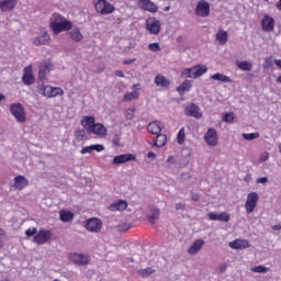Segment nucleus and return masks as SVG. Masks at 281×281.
<instances>
[{
	"label": "nucleus",
	"instance_id": "f257e3e1",
	"mask_svg": "<svg viewBox=\"0 0 281 281\" xmlns=\"http://www.w3.org/2000/svg\"><path fill=\"white\" fill-rule=\"evenodd\" d=\"M204 74H207V66L205 65H195L191 68H186L181 71L182 78H201Z\"/></svg>",
	"mask_w": 281,
	"mask_h": 281
},
{
	"label": "nucleus",
	"instance_id": "f03ea898",
	"mask_svg": "<svg viewBox=\"0 0 281 281\" xmlns=\"http://www.w3.org/2000/svg\"><path fill=\"white\" fill-rule=\"evenodd\" d=\"M92 4L94 5L95 12L98 14H113L115 12V5L111 4L106 0H93Z\"/></svg>",
	"mask_w": 281,
	"mask_h": 281
},
{
	"label": "nucleus",
	"instance_id": "7ed1b4c3",
	"mask_svg": "<svg viewBox=\"0 0 281 281\" xmlns=\"http://www.w3.org/2000/svg\"><path fill=\"white\" fill-rule=\"evenodd\" d=\"M11 115L19 122L23 124V122L27 121V113H25V108L21 103H13L10 105Z\"/></svg>",
	"mask_w": 281,
	"mask_h": 281
},
{
	"label": "nucleus",
	"instance_id": "20e7f679",
	"mask_svg": "<svg viewBox=\"0 0 281 281\" xmlns=\"http://www.w3.org/2000/svg\"><path fill=\"white\" fill-rule=\"evenodd\" d=\"M38 91L44 98H56L57 95H65V90H63L60 87L42 85L38 88Z\"/></svg>",
	"mask_w": 281,
	"mask_h": 281
},
{
	"label": "nucleus",
	"instance_id": "39448f33",
	"mask_svg": "<svg viewBox=\"0 0 281 281\" xmlns=\"http://www.w3.org/2000/svg\"><path fill=\"white\" fill-rule=\"evenodd\" d=\"M53 233L49 229H40L33 237V243L36 245H45L52 240Z\"/></svg>",
	"mask_w": 281,
	"mask_h": 281
},
{
	"label": "nucleus",
	"instance_id": "423d86ee",
	"mask_svg": "<svg viewBox=\"0 0 281 281\" xmlns=\"http://www.w3.org/2000/svg\"><path fill=\"white\" fill-rule=\"evenodd\" d=\"M258 201H260V195L256 192H250L247 195V200L245 203V210L247 214H251L254 210H256V205H258Z\"/></svg>",
	"mask_w": 281,
	"mask_h": 281
},
{
	"label": "nucleus",
	"instance_id": "0eeeda50",
	"mask_svg": "<svg viewBox=\"0 0 281 281\" xmlns=\"http://www.w3.org/2000/svg\"><path fill=\"white\" fill-rule=\"evenodd\" d=\"M85 227L88 229V232L99 234V232H102V220L98 217L89 218L86 221Z\"/></svg>",
	"mask_w": 281,
	"mask_h": 281
},
{
	"label": "nucleus",
	"instance_id": "6e6552de",
	"mask_svg": "<svg viewBox=\"0 0 281 281\" xmlns=\"http://www.w3.org/2000/svg\"><path fill=\"white\" fill-rule=\"evenodd\" d=\"M74 265H79L80 267H87L91 262V257L89 255H82L78 252H72L69 256Z\"/></svg>",
	"mask_w": 281,
	"mask_h": 281
},
{
	"label": "nucleus",
	"instance_id": "1a4fd4ad",
	"mask_svg": "<svg viewBox=\"0 0 281 281\" xmlns=\"http://www.w3.org/2000/svg\"><path fill=\"white\" fill-rule=\"evenodd\" d=\"M52 69H54V64L52 63V60L42 61L38 68L40 80H47V76L49 71H52Z\"/></svg>",
	"mask_w": 281,
	"mask_h": 281
},
{
	"label": "nucleus",
	"instance_id": "9d476101",
	"mask_svg": "<svg viewBox=\"0 0 281 281\" xmlns=\"http://www.w3.org/2000/svg\"><path fill=\"white\" fill-rule=\"evenodd\" d=\"M195 14L202 19L210 16V2L200 0L195 7Z\"/></svg>",
	"mask_w": 281,
	"mask_h": 281
},
{
	"label": "nucleus",
	"instance_id": "9b49d317",
	"mask_svg": "<svg viewBox=\"0 0 281 281\" xmlns=\"http://www.w3.org/2000/svg\"><path fill=\"white\" fill-rule=\"evenodd\" d=\"M184 114L187 115V117H195V120H201L203 117L201 108H199V105L194 103H191L186 106Z\"/></svg>",
	"mask_w": 281,
	"mask_h": 281
},
{
	"label": "nucleus",
	"instance_id": "f8f14e48",
	"mask_svg": "<svg viewBox=\"0 0 281 281\" xmlns=\"http://www.w3.org/2000/svg\"><path fill=\"white\" fill-rule=\"evenodd\" d=\"M74 27V24L69 20H64L63 22H59L57 24H54V26H50V30L53 31V34L57 35L60 34V32H69Z\"/></svg>",
	"mask_w": 281,
	"mask_h": 281
},
{
	"label": "nucleus",
	"instance_id": "ddd939ff",
	"mask_svg": "<svg viewBox=\"0 0 281 281\" xmlns=\"http://www.w3.org/2000/svg\"><path fill=\"white\" fill-rule=\"evenodd\" d=\"M138 8L145 12H150L151 14L159 12V7L150 0H138Z\"/></svg>",
	"mask_w": 281,
	"mask_h": 281
},
{
	"label": "nucleus",
	"instance_id": "4468645a",
	"mask_svg": "<svg viewBox=\"0 0 281 281\" xmlns=\"http://www.w3.org/2000/svg\"><path fill=\"white\" fill-rule=\"evenodd\" d=\"M146 30L149 34H159L161 32V22L159 20L151 18L146 21Z\"/></svg>",
	"mask_w": 281,
	"mask_h": 281
},
{
	"label": "nucleus",
	"instance_id": "2eb2a0df",
	"mask_svg": "<svg viewBox=\"0 0 281 281\" xmlns=\"http://www.w3.org/2000/svg\"><path fill=\"white\" fill-rule=\"evenodd\" d=\"M136 160H137V156H135L134 154H121L113 158L112 164H114V166H120L122 164H127V161H136Z\"/></svg>",
	"mask_w": 281,
	"mask_h": 281
},
{
	"label": "nucleus",
	"instance_id": "dca6fc26",
	"mask_svg": "<svg viewBox=\"0 0 281 281\" xmlns=\"http://www.w3.org/2000/svg\"><path fill=\"white\" fill-rule=\"evenodd\" d=\"M207 146H216L218 144V133L214 128H209L204 135Z\"/></svg>",
	"mask_w": 281,
	"mask_h": 281
},
{
	"label": "nucleus",
	"instance_id": "f3484780",
	"mask_svg": "<svg viewBox=\"0 0 281 281\" xmlns=\"http://www.w3.org/2000/svg\"><path fill=\"white\" fill-rule=\"evenodd\" d=\"M276 27V20L270 15H265L261 20V30L263 32H273Z\"/></svg>",
	"mask_w": 281,
	"mask_h": 281
},
{
	"label": "nucleus",
	"instance_id": "a211bd4d",
	"mask_svg": "<svg viewBox=\"0 0 281 281\" xmlns=\"http://www.w3.org/2000/svg\"><path fill=\"white\" fill-rule=\"evenodd\" d=\"M34 81H35V78H34V75L32 74V65H30L24 68L22 82H24L26 87H30L31 85H34Z\"/></svg>",
	"mask_w": 281,
	"mask_h": 281
},
{
	"label": "nucleus",
	"instance_id": "6ab92c4d",
	"mask_svg": "<svg viewBox=\"0 0 281 281\" xmlns=\"http://www.w3.org/2000/svg\"><path fill=\"white\" fill-rule=\"evenodd\" d=\"M80 124L87 131V133H90L95 124V116L86 115L81 119Z\"/></svg>",
	"mask_w": 281,
	"mask_h": 281
},
{
	"label": "nucleus",
	"instance_id": "aec40b11",
	"mask_svg": "<svg viewBox=\"0 0 281 281\" xmlns=\"http://www.w3.org/2000/svg\"><path fill=\"white\" fill-rule=\"evenodd\" d=\"M210 221H220L221 223H229V214L222 212L220 214H216L214 212H210L207 214Z\"/></svg>",
	"mask_w": 281,
	"mask_h": 281
},
{
	"label": "nucleus",
	"instance_id": "412c9836",
	"mask_svg": "<svg viewBox=\"0 0 281 281\" xmlns=\"http://www.w3.org/2000/svg\"><path fill=\"white\" fill-rule=\"evenodd\" d=\"M88 133L92 135H97V137H101V138L106 137V128L102 123H94V126Z\"/></svg>",
	"mask_w": 281,
	"mask_h": 281
},
{
	"label": "nucleus",
	"instance_id": "4be33fe9",
	"mask_svg": "<svg viewBox=\"0 0 281 281\" xmlns=\"http://www.w3.org/2000/svg\"><path fill=\"white\" fill-rule=\"evenodd\" d=\"M229 247L231 249H249L250 244L249 240L247 239H235L233 241L229 243Z\"/></svg>",
	"mask_w": 281,
	"mask_h": 281
},
{
	"label": "nucleus",
	"instance_id": "5701e85b",
	"mask_svg": "<svg viewBox=\"0 0 281 281\" xmlns=\"http://www.w3.org/2000/svg\"><path fill=\"white\" fill-rule=\"evenodd\" d=\"M16 3H19V0H4L0 2V10L1 12H12L16 8Z\"/></svg>",
	"mask_w": 281,
	"mask_h": 281
},
{
	"label": "nucleus",
	"instance_id": "b1692460",
	"mask_svg": "<svg viewBox=\"0 0 281 281\" xmlns=\"http://www.w3.org/2000/svg\"><path fill=\"white\" fill-rule=\"evenodd\" d=\"M203 245H205V240L203 239L194 240L193 244L189 247L188 254H190V256H196V252L200 249H203Z\"/></svg>",
	"mask_w": 281,
	"mask_h": 281
},
{
	"label": "nucleus",
	"instance_id": "393cba45",
	"mask_svg": "<svg viewBox=\"0 0 281 281\" xmlns=\"http://www.w3.org/2000/svg\"><path fill=\"white\" fill-rule=\"evenodd\" d=\"M27 186H30V182L26 178H24V176H16L14 178L13 188H15L16 190H23L27 188Z\"/></svg>",
	"mask_w": 281,
	"mask_h": 281
},
{
	"label": "nucleus",
	"instance_id": "a878e982",
	"mask_svg": "<svg viewBox=\"0 0 281 281\" xmlns=\"http://www.w3.org/2000/svg\"><path fill=\"white\" fill-rule=\"evenodd\" d=\"M126 207H128V203L124 200H119L117 202L110 205L109 210H111V212H124Z\"/></svg>",
	"mask_w": 281,
	"mask_h": 281
},
{
	"label": "nucleus",
	"instance_id": "bb28decb",
	"mask_svg": "<svg viewBox=\"0 0 281 281\" xmlns=\"http://www.w3.org/2000/svg\"><path fill=\"white\" fill-rule=\"evenodd\" d=\"M147 131L151 135H159L161 133V122L154 121L147 125Z\"/></svg>",
	"mask_w": 281,
	"mask_h": 281
},
{
	"label": "nucleus",
	"instance_id": "cd10ccee",
	"mask_svg": "<svg viewBox=\"0 0 281 281\" xmlns=\"http://www.w3.org/2000/svg\"><path fill=\"white\" fill-rule=\"evenodd\" d=\"M155 85L157 87H165V88H168L170 87V80L168 78H166V76L161 75V74H158L156 77H155V80H154Z\"/></svg>",
	"mask_w": 281,
	"mask_h": 281
},
{
	"label": "nucleus",
	"instance_id": "c85d7f7f",
	"mask_svg": "<svg viewBox=\"0 0 281 281\" xmlns=\"http://www.w3.org/2000/svg\"><path fill=\"white\" fill-rule=\"evenodd\" d=\"M59 220L63 223H71L74 221V212L66 210L59 211Z\"/></svg>",
	"mask_w": 281,
	"mask_h": 281
},
{
	"label": "nucleus",
	"instance_id": "c756f323",
	"mask_svg": "<svg viewBox=\"0 0 281 281\" xmlns=\"http://www.w3.org/2000/svg\"><path fill=\"white\" fill-rule=\"evenodd\" d=\"M49 35L47 34V32H45L43 35L35 37L33 40L34 45L40 46V45H47L49 43Z\"/></svg>",
	"mask_w": 281,
	"mask_h": 281
},
{
	"label": "nucleus",
	"instance_id": "7c9ffc66",
	"mask_svg": "<svg viewBox=\"0 0 281 281\" xmlns=\"http://www.w3.org/2000/svg\"><path fill=\"white\" fill-rule=\"evenodd\" d=\"M228 36L229 35L227 34V31H223L220 29L215 35V38L217 43H220L221 45H225L227 43Z\"/></svg>",
	"mask_w": 281,
	"mask_h": 281
},
{
	"label": "nucleus",
	"instance_id": "2f4dec72",
	"mask_svg": "<svg viewBox=\"0 0 281 281\" xmlns=\"http://www.w3.org/2000/svg\"><path fill=\"white\" fill-rule=\"evenodd\" d=\"M168 142V136H166L165 134H157V137L154 142V146H156L157 148H164V145L167 144Z\"/></svg>",
	"mask_w": 281,
	"mask_h": 281
},
{
	"label": "nucleus",
	"instance_id": "473e14b6",
	"mask_svg": "<svg viewBox=\"0 0 281 281\" xmlns=\"http://www.w3.org/2000/svg\"><path fill=\"white\" fill-rule=\"evenodd\" d=\"M65 16L60 15V13H53L49 19V27H54L55 24L58 25V23H61L63 21H66Z\"/></svg>",
	"mask_w": 281,
	"mask_h": 281
},
{
	"label": "nucleus",
	"instance_id": "72a5a7b5",
	"mask_svg": "<svg viewBox=\"0 0 281 281\" xmlns=\"http://www.w3.org/2000/svg\"><path fill=\"white\" fill-rule=\"evenodd\" d=\"M71 41L75 43H80L82 41V33H80V29L76 27L69 32Z\"/></svg>",
	"mask_w": 281,
	"mask_h": 281
},
{
	"label": "nucleus",
	"instance_id": "f704fd0d",
	"mask_svg": "<svg viewBox=\"0 0 281 281\" xmlns=\"http://www.w3.org/2000/svg\"><path fill=\"white\" fill-rule=\"evenodd\" d=\"M149 223H157L159 221V209L157 207H151L150 209V214L147 216Z\"/></svg>",
	"mask_w": 281,
	"mask_h": 281
},
{
	"label": "nucleus",
	"instance_id": "c9c22d12",
	"mask_svg": "<svg viewBox=\"0 0 281 281\" xmlns=\"http://www.w3.org/2000/svg\"><path fill=\"white\" fill-rule=\"evenodd\" d=\"M132 100H139V90H134L132 92H127L123 97V102H131Z\"/></svg>",
	"mask_w": 281,
	"mask_h": 281
},
{
	"label": "nucleus",
	"instance_id": "e433bc0d",
	"mask_svg": "<svg viewBox=\"0 0 281 281\" xmlns=\"http://www.w3.org/2000/svg\"><path fill=\"white\" fill-rule=\"evenodd\" d=\"M236 65L240 71H251L254 69V64L250 61H236Z\"/></svg>",
	"mask_w": 281,
	"mask_h": 281
},
{
	"label": "nucleus",
	"instance_id": "4c0bfd02",
	"mask_svg": "<svg viewBox=\"0 0 281 281\" xmlns=\"http://www.w3.org/2000/svg\"><path fill=\"white\" fill-rule=\"evenodd\" d=\"M192 89V83H190V80H184L181 86L177 88V91L180 93V95H183L186 91H190Z\"/></svg>",
	"mask_w": 281,
	"mask_h": 281
},
{
	"label": "nucleus",
	"instance_id": "58836bf2",
	"mask_svg": "<svg viewBox=\"0 0 281 281\" xmlns=\"http://www.w3.org/2000/svg\"><path fill=\"white\" fill-rule=\"evenodd\" d=\"M212 80H217L218 82H232V78H229L228 76H225L223 74H214L211 76Z\"/></svg>",
	"mask_w": 281,
	"mask_h": 281
},
{
	"label": "nucleus",
	"instance_id": "ea45409f",
	"mask_svg": "<svg viewBox=\"0 0 281 281\" xmlns=\"http://www.w3.org/2000/svg\"><path fill=\"white\" fill-rule=\"evenodd\" d=\"M243 139H246V142H254V139H258L260 137V133H244L241 134Z\"/></svg>",
	"mask_w": 281,
	"mask_h": 281
},
{
	"label": "nucleus",
	"instance_id": "a19ab883",
	"mask_svg": "<svg viewBox=\"0 0 281 281\" xmlns=\"http://www.w3.org/2000/svg\"><path fill=\"white\" fill-rule=\"evenodd\" d=\"M75 137L77 142H82L83 139H87V130H85V127L77 130L75 133Z\"/></svg>",
	"mask_w": 281,
	"mask_h": 281
},
{
	"label": "nucleus",
	"instance_id": "79ce46f5",
	"mask_svg": "<svg viewBox=\"0 0 281 281\" xmlns=\"http://www.w3.org/2000/svg\"><path fill=\"white\" fill-rule=\"evenodd\" d=\"M138 273L142 278H148V276H153V273H155V270H153V268L148 267V268L138 270Z\"/></svg>",
	"mask_w": 281,
	"mask_h": 281
},
{
	"label": "nucleus",
	"instance_id": "37998d69",
	"mask_svg": "<svg viewBox=\"0 0 281 281\" xmlns=\"http://www.w3.org/2000/svg\"><path fill=\"white\" fill-rule=\"evenodd\" d=\"M252 273H269L271 269L265 267V266H256L251 269Z\"/></svg>",
	"mask_w": 281,
	"mask_h": 281
},
{
	"label": "nucleus",
	"instance_id": "c03bdc74",
	"mask_svg": "<svg viewBox=\"0 0 281 281\" xmlns=\"http://www.w3.org/2000/svg\"><path fill=\"white\" fill-rule=\"evenodd\" d=\"M235 117L236 116L234 112L225 113L223 114V122H226L227 124H234Z\"/></svg>",
	"mask_w": 281,
	"mask_h": 281
},
{
	"label": "nucleus",
	"instance_id": "a18cd8bd",
	"mask_svg": "<svg viewBox=\"0 0 281 281\" xmlns=\"http://www.w3.org/2000/svg\"><path fill=\"white\" fill-rule=\"evenodd\" d=\"M177 139H178V144H183L186 142V128L182 127L178 132Z\"/></svg>",
	"mask_w": 281,
	"mask_h": 281
},
{
	"label": "nucleus",
	"instance_id": "49530a36",
	"mask_svg": "<svg viewBox=\"0 0 281 281\" xmlns=\"http://www.w3.org/2000/svg\"><path fill=\"white\" fill-rule=\"evenodd\" d=\"M135 111H137L136 108H131L125 111V120H133L135 117Z\"/></svg>",
	"mask_w": 281,
	"mask_h": 281
},
{
	"label": "nucleus",
	"instance_id": "de8ad7c7",
	"mask_svg": "<svg viewBox=\"0 0 281 281\" xmlns=\"http://www.w3.org/2000/svg\"><path fill=\"white\" fill-rule=\"evenodd\" d=\"M148 49L150 52H161V46H159V43H151L148 45Z\"/></svg>",
	"mask_w": 281,
	"mask_h": 281
},
{
	"label": "nucleus",
	"instance_id": "09e8293b",
	"mask_svg": "<svg viewBox=\"0 0 281 281\" xmlns=\"http://www.w3.org/2000/svg\"><path fill=\"white\" fill-rule=\"evenodd\" d=\"M112 144H114V146H122V138L120 137V134L114 135L113 139H112Z\"/></svg>",
	"mask_w": 281,
	"mask_h": 281
},
{
	"label": "nucleus",
	"instance_id": "8fccbe9b",
	"mask_svg": "<svg viewBox=\"0 0 281 281\" xmlns=\"http://www.w3.org/2000/svg\"><path fill=\"white\" fill-rule=\"evenodd\" d=\"M36 234H37L36 227L29 228L25 231V235L27 236V238H32V236H36Z\"/></svg>",
	"mask_w": 281,
	"mask_h": 281
},
{
	"label": "nucleus",
	"instance_id": "3c124183",
	"mask_svg": "<svg viewBox=\"0 0 281 281\" xmlns=\"http://www.w3.org/2000/svg\"><path fill=\"white\" fill-rule=\"evenodd\" d=\"M80 153H81V155H87V153H88V154L93 153V145L82 147V149L80 150Z\"/></svg>",
	"mask_w": 281,
	"mask_h": 281
},
{
	"label": "nucleus",
	"instance_id": "603ef678",
	"mask_svg": "<svg viewBox=\"0 0 281 281\" xmlns=\"http://www.w3.org/2000/svg\"><path fill=\"white\" fill-rule=\"evenodd\" d=\"M95 150L97 153H102L104 150V145L95 144L92 145V151Z\"/></svg>",
	"mask_w": 281,
	"mask_h": 281
},
{
	"label": "nucleus",
	"instance_id": "864d4df0",
	"mask_svg": "<svg viewBox=\"0 0 281 281\" xmlns=\"http://www.w3.org/2000/svg\"><path fill=\"white\" fill-rule=\"evenodd\" d=\"M191 199L192 201H201V195L199 193H192Z\"/></svg>",
	"mask_w": 281,
	"mask_h": 281
},
{
	"label": "nucleus",
	"instance_id": "5fc2aeb1",
	"mask_svg": "<svg viewBox=\"0 0 281 281\" xmlns=\"http://www.w3.org/2000/svg\"><path fill=\"white\" fill-rule=\"evenodd\" d=\"M226 270H227V265L225 263L221 265L218 268L220 273H225Z\"/></svg>",
	"mask_w": 281,
	"mask_h": 281
},
{
	"label": "nucleus",
	"instance_id": "6e6d98bb",
	"mask_svg": "<svg viewBox=\"0 0 281 281\" xmlns=\"http://www.w3.org/2000/svg\"><path fill=\"white\" fill-rule=\"evenodd\" d=\"M267 181H269V179L267 177L257 179V183H267Z\"/></svg>",
	"mask_w": 281,
	"mask_h": 281
},
{
	"label": "nucleus",
	"instance_id": "4d7b16f0",
	"mask_svg": "<svg viewBox=\"0 0 281 281\" xmlns=\"http://www.w3.org/2000/svg\"><path fill=\"white\" fill-rule=\"evenodd\" d=\"M167 164H169V165L175 164V156H169V157L167 158Z\"/></svg>",
	"mask_w": 281,
	"mask_h": 281
},
{
	"label": "nucleus",
	"instance_id": "13d9d810",
	"mask_svg": "<svg viewBox=\"0 0 281 281\" xmlns=\"http://www.w3.org/2000/svg\"><path fill=\"white\" fill-rule=\"evenodd\" d=\"M147 157H148V159H155L157 157V155L154 154V151H148Z\"/></svg>",
	"mask_w": 281,
	"mask_h": 281
},
{
	"label": "nucleus",
	"instance_id": "bf43d9fd",
	"mask_svg": "<svg viewBox=\"0 0 281 281\" xmlns=\"http://www.w3.org/2000/svg\"><path fill=\"white\" fill-rule=\"evenodd\" d=\"M133 63H135V59H125L123 65H133Z\"/></svg>",
	"mask_w": 281,
	"mask_h": 281
},
{
	"label": "nucleus",
	"instance_id": "052dcab7",
	"mask_svg": "<svg viewBox=\"0 0 281 281\" xmlns=\"http://www.w3.org/2000/svg\"><path fill=\"white\" fill-rule=\"evenodd\" d=\"M244 181H246V183H249L251 181V173L246 175Z\"/></svg>",
	"mask_w": 281,
	"mask_h": 281
},
{
	"label": "nucleus",
	"instance_id": "680f3d73",
	"mask_svg": "<svg viewBox=\"0 0 281 281\" xmlns=\"http://www.w3.org/2000/svg\"><path fill=\"white\" fill-rule=\"evenodd\" d=\"M272 229H273L274 232H280V229H281V224L273 225V226H272Z\"/></svg>",
	"mask_w": 281,
	"mask_h": 281
},
{
	"label": "nucleus",
	"instance_id": "e2e57ef3",
	"mask_svg": "<svg viewBox=\"0 0 281 281\" xmlns=\"http://www.w3.org/2000/svg\"><path fill=\"white\" fill-rule=\"evenodd\" d=\"M115 76H117L119 78H124V72L121 70H116Z\"/></svg>",
	"mask_w": 281,
	"mask_h": 281
},
{
	"label": "nucleus",
	"instance_id": "0e129e2a",
	"mask_svg": "<svg viewBox=\"0 0 281 281\" xmlns=\"http://www.w3.org/2000/svg\"><path fill=\"white\" fill-rule=\"evenodd\" d=\"M274 65H277V67H279V69H281V59H276Z\"/></svg>",
	"mask_w": 281,
	"mask_h": 281
},
{
	"label": "nucleus",
	"instance_id": "69168bd1",
	"mask_svg": "<svg viewBox=\"0 0 281 281\" xmlns=\"http://www.w3.org/2000/svg\"><path fill=\"white\" fill-rule=\"evenodd\" d=\"M183 207H184V206H183L182 203H179V204L176 205V210H183Z\"/></svg>",
	"mask_w": 281,
	"mask_h": 281
},
{
	"label": "nucleus",
	"instance_id": "338daca9",
	"mask_svg": "<svg viewBox=\"0 0 281 281\" xmlns=\"http://www.w3.org/2000/svg\"><path fill=\"white\" fill-rule=\"evenodd\" d=\"M3 236H5V231H3V228H0V238H3Z\"/></svg>",
	"mask_w": 281,
	"mask_h": 281
},
{
	"label": "nucleus",
	"instance_id": "774afa93",
	"mask_svg": "<svg viewBox=\"0 0 281 281\" xmlns=\"http://www.w3.org/2000/svg\"><path fill=\"white\" fill-rule=\"evenodd\" d=\"M277 10H281V0L277 2Z\"/></svg>",
	"mask_w": 281,
	"mask_h": 281
}]
</instances>
